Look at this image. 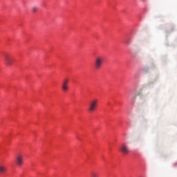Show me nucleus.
Returning <instances> with one entry per match:
<instances>
[{
    "instance_id": "obj_1",
    "label": "nucleus",
    "mask_w": 177,
    "mask_h": 177,
    "mask_svg": "<svg viewBox=\"0 0 177 177\" xmlns=\"http://www.w3.org/2000/svg\"><path fill=\"white\" fill-rule=\"evenodd\" d=\"M103 63H104V57L102 56L97 57L94 61V67L95 70H100L103 66Z\"/></svg>"
},
{
    "instance_id": "obj_2",
    "label": "nucleus",
    "mask_w": 177,
    "mask_h": 177,
    "mask_svg": "<svg viewBox=\"0 0 177 177\" xmlns=\"http://www.w3.org/2000/svg\"><path fill=\"white\" fill-rule=\"evenodd\" d=\"M97 109V100H93L88 104L89 113H93Z\"/></svg>"
},
{
    "instance_id": "obj_3",
    "label": "nucleus",
    "mask_w": 177,
    "mask_h": 177,
    "mask_svg": "<svg viewBox=\"0 0 177 177\" xmlns=\"http://www.w3.org/2000/svg\"><path fill=\"white\" fill-rule=\"evenodd\" d=\"M120 151L122 154L127 155L129 154V153H131V150H129V146H128L127 144L123 143L120 145Z\"/></svg>"
},
{
    "instance_id": "obj_4",
    "label": "nucleus",
    "mask_w": 177,
    "mask_h": 177,
    "mask_svg": "<svg viewBox=\"0 0 177 177\" xmlns=\"http://www.w3.org/2000/svg\"><path fill=\"white\" fill-rule=\"evenodd\" d=\"M24 160V157L21 154H19L16 156L15 164L17 167H21L23 165V161Z\"/></svg>"
},
{
    "instance_id": "obj_5",
    "label": "nucleus",
    "mask_w": 177,
    "mask_h": 177,
    "mask_svg": "<svg viewBox=\"0 0 177 177\" xmlns=\"http://www.w3.org/2000/svg\"><path fill=\"white\" fill-rule=\"evenodd\" d=\"M68 79H65L63 82H62V91H64V92H67V91H68Z\"/></svg>"
},
{
    "instance_id": "obj_6",
    "label": "nucleus",
    "mask_w": 177,
    "mask_h": 177,
    "mask_svg": "<svg viewBox=\"0 0 177 177\" xmlns=\"http://www.w3.org/2000/svg\"><path fill=\"white\" fill-rule=\"evenodd\" d=\"M4 62L7 66H12V63H13V58L6 55L4 58Z\"/></svg>"
},
{
    "instance_id": "obj_7",
    "label": "nucleus",
    "mask_w": 177,
    "mask_h": 177,
    "mask_svg": "<svg viewBox=\"0 0 177 177\" xmlns=\"http://www.w3.org/2000/svg\"><path fill=\"white\" fill-rule=\"evenodd\" d=\"M7 171L6 166L3 165H0V174H5V172Z\"/></svg>"
},
{
    "instance_id": "obj_8",
    "label": "nucleus",
    "mask_w": 177,
    "mask_h": 177,
    "mask_svg": "<svg viewBox=\"0 0 177 177\" xmlns=\"http://www.w3.org/2000/svg\"><path fill=\"white\" fill-rule=\"evenodd\" d=\"M91 176H93V177H99V174H97L95 171H92L91 172Z\"/></svg>"
},
{
    "instance_id": "obj_9",
    "label": "nucleus",
    "mask_w": 177,
    "mask_h": 177,
    "mask_svg": "<svg viewBox=\"0 0 177 177\" xmlns=\"http://www.w3.org/2000/svg\"><path fill=\"white\" fill-rule=\"evenodd\" d=\"M38 10V7H37V6H33L32 8V12H37Z\"/></svg>"
},
{
    "instance_id": "obj_10",
    "label": "nucleus",
    "mask_w": 177,
    "mask_h": 177,
    "mask_svg": "<svg viewBox=\"0 0 177 177\" xmlns=\"http://www.w3.org/2000/svg\"><path fill=\"white\" fill-rule=\"evenodd\" d=\"M145 102L146 101L145 100H141V101L140 102V106H143V104H145Z\"/></svg>"
},
{
    "instance_id": "obj_11",
    "label": "nucleus",
    "mask_w": 177,
    "mask_h": 177,
    "mask_svg": "<svg viewBox=\"0 0 177 177\" xmlns=\"http://www.w3.org/2000/svg\"><path fill=\"white\" fill-rule=\"evenodd\" d=\"M174 167H177V162L174 164Z\"/></svg>"
}]
</instances>
